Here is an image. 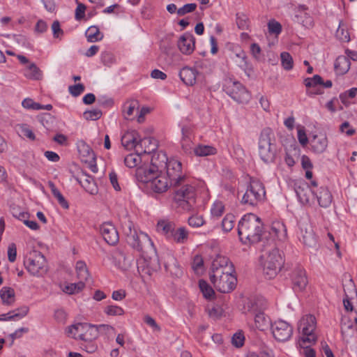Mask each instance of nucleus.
<instances>
[{
  "label": "nucleus",
  "mask_w": 357,
  "mask_h": 357,
  "mask_svg": "<svg viewBox=\"0 0 357 357\" xmlns=\"http://www.w3.org/2000/svg\"><path fill=\"white\" fill-rule=\"evenodd\" d=\"M135 249L142 252L137 261V271L142 278L150 276L153 271L160 268V259L146 234L140 232L136 235Z\"/></svg>",
  "instance_id": "f257e3e1"
},
{
  "label": "nucleus",
  "mask_w": 357,
  "mask_h": 357,
  "mask_svg": "<svg viewBox=\"0 0 357 357\" xmlns=\"http://www.w3.org/2000/svg\"><path fill=\"white\" fill-rule=\"evenodd\" d=\"M237 231L242 243H256L261 241L264 233V225L255 214L247 213L238 221Z\"/></svg>",
  "instance_id": "f03ea898"
},
{
  "label": "nucleus",
  "mask_w": 357,
  "mask_h": 357,
  "mask_svg": "<svg viewBox=\"0 0 357 357\" xmlns=\"http://www.w3.org/2000/svg\"><path fill=\"white\" fill-rule=\"evenodd\" d=\"M203 185L202 182L190 176L176 185H173L172 187L176 188L174 194V202L184 211H192L196 203L197 188Z\"/></svg>",
  "instance_id": "7ed1b4c3"
},
{
  "label": "nucleus",
  "mask_w": 357,
  "mask_h": 357,
  "mask_svg": "<svg viewBox=\"0 0 357 357\" xmlns=\"http://www.w3.org/2000/svg\"><path fill=\"white\" fill-rule=\"evenodd\" d=\"M153 132V128L149 127L145 130V136L142 138L135 132V163L140 160L151 159V154L158 148V142L155 139L149 135Z\"/></svg>",
  "instance_id": "20e7f679"
},
{
  "label": "nucleus",
  "mask_w": 357,
  "mask_h": 357,
  "mask_svg": "<svg viewBox=\"0 0 357 357\" xmlns=\"http://www.w3.org/2000/svg\"><path fill=\"white\" fill-rule=\"evenodd\" d=\"M283 264L284 259L278 248L271 249L263 257V271L268 279L275 278L281 270Z\"/></svg>",
  "instance_id": "39448f33"
},
{
  "label": "nucleus",
  "mask_w": 357,
  "mask_h": 357,
  "mask_svg": "<svg viewBox=\"0 0 357 357\" xmlns=\"http://www.w3.org/2000/svg\"><path fill=\"white\" fill-rule=\"evenodd\" d=\"M150 159L142 160V162H140V160L135 163V178L138 182L139 188L143 190L149 185V183H151V180L156 176L158 165L151 163Z\"/></svg>",
  "instance_id": "423d86ee"
},
{
  "label": "nucleus",
  "mask_w": 357,
  "mask_h": 357,
  "mask_svg": "<svg viewBox=\"0 0 357 357\" xmlns=\"http://www.w3.org/2000/svg\"><path fill=\"white\" fill-rule=\"evenodd\" d=\"M223 90L238 104H247L251 98V93L245 86L231 78L225 79Z\"/></svg>",
  "instance_id": "0eeeda50"
},
{
  "label": "nucleus",
  "mask_w": 357,
  "mask_h": 357,
  "mask_svg": "<svg viewBox=\"0 0 357 357\" xmlns=\"http://www.w3.org/2000/svg\"><path fill=\"white\" fill-rule=\"evenodd\" d=\"M317 320L312 314H305L298 323V330L301 331L302 337L298 341L301 347H306V343L312 344L317 340L314 331L316 328Z\"/></svg>",
  "instance_id": "6e6552de"
},
{
  "label": "nucleus",
  "mask_w": 357,
  "mask_h": 357,
  "mask_svg": "<svg viewBox=\"0 0 357 357\" xmlns=\"http://www.w3.org/2000/svg\"><path fill=\"white\" fill-rule=\"evenodd\" d=\"M273 138L272 130L268 128L262 130L259 139V154L261 159L266 163L274 161L275 158V149L271 143Z\"/></svg>",
  "instance_id": "1a4fd4ad"
},
{
  "label": "nucleus",
  "mask_w": 357,
  "mask_h": 357,
  "mask_svg": "<svg viewBox=\"0 0 357 357\" xmlns=\"http://www.w3.org/2000/svg\"><path fill=\"white\" fill-rule=\"evenodd\" d=\"M266 191L263 183L251 178L246 191L243 195L241 203L249 206H256L265 197Z\"/></svg>",
  "instance_id": "9d476101"
},
{
  "label": "nucleus",
  "mask_w": 357,
  "mask_h": 357,
  "mask_svg": "<svg viewBox=\"0 0 357 357\" xmlns=\"http://www.w3.org/2000/svg\"><path fill=\"white\" fill-rule=\"evenodd\" d=\"M24 264L26 270L33 275H43L47 271L46 259L39 251H31L26 256Z\"/></svg>",
  "instance_id": "9b49d317"
},
{
  "label": "nucleus",
  "mask_w": 357,
  "mask_h": 357,
  "mask_svg": "<svg viewBox=\"0 0 357 357\" xmlns=\"http://www.w3.org/2000/svg\"><path fill=\"white\" fill-rule=\"evenodd\" d=\"M67 332L75 339H79L86 342H91L98 337L97 325L88 323H78L72 325L68 327Z\"/></svg>",
  "instance_id": "f8f14e48"
},
{
  "label": "nucleus",
  "mask_w": 357,
  "mask_h": 357,
  "mask_svg": "<svg viewBox=\"0 0 357 357\" xmlns=\"http://www.w3.org/2000/svg\"><path fill=\"white\" fill-rule=\"evenodd\" d=\"M210 280L215 289L221 293H229L236 287V278L231 274V271H218L216 273H210Z\"/></svg>",
  "instance_id": "ddd939ff"
},
{
  "label": "nucleus",
  "mask_w": 357,
  "mask_h": 357,
  "mask_svg": "<svg viewBox=\"0 0 357 357\" xmlns=\"http://www.w3.org/2000/svg\"><path fill=\"white\" fill-rule=\"evenodd\" d=\"M165 167L167 169L165 175L168 177L172 185H176L182 180L190 177L183 172L182 164L177 160L170 159Z\"/></svg>",
  "instance_id": "4468645a"
},
{
  "label": "nucleus",
  "mask_w": 357,
  "mask_h": 357,
  "mask_svg": "<svg viewBox=\"0 0 357 357\" xmlns=\"http://www.w3.org/2000/svg\"><path fill=\"white\" fill-rule=\"evenodd\" d=\"M271 329L274 337L280 342L288 340L293 333L292 326L282 319L277 320L272 324Z\"/></svg>",
  "instance_id": "2eb2a0df"
},
{
  "label": "nucleus",
  "mask_w": 357,
  "mask_h": 357,
  "mask_svg": "<svg viewBox=\"0 0 357 357\" xmlns=\"http://www.w3.org/2000/svg\"><path fill=\"white\" fill-rule=\"evenodd\" d=\"M172 186L170 185L168 177L164 174H160L159 170H157L156 176H154L149 183V185L146 188L144 191L147 192H153L155 193H163L166 192L168 188Z\"/></svg>",
  "instance_id": "dca6fc26"
},
{
  "label": "nucleus",
  "mask_w": 357,
  "mask_h": 357,
  "mask_svg": "<svg viewBox=\"0 0 357 357\" xmlns=\"http://www.w3.org/2000/svg\"><path fill=\"white\" fill-rule=\"evenodd\" d=\"M243 310L248 312H264L268 310L267 301L261 296L244 298Z\"/></svg>",
  "instance_id": "f3484780"
},
{
  "label": "nucleus",
  "mask_w": 357,
  "mask_h": 357,
  "mask_svg": "<svg viewBox=\"0 0 357 357\" xmlns=\"http://www.w3.org/2000/svg\"><path fill=\"white\" fill-rule=\"evenodd\" d=\"M99 231L105 241L109 245H115L119 242V232L111 222L100 225Z\"/></svg>",
  "instance_id": "a211bd4d"
},
{
  "label": "nucleus",
  "mask_w": 357,
  "mask_h": 357,
  "mask_svg": "<svg viewBox=\"0 0 357 357\" xmlns=\"http://www.w3.org/2000/svg\"><path fill=\"white\" fill-rule=\"evenodd\" d=\"M177 46L182 54L190 55L195 49V38L191 33L185 32L179 37Z\"/></svg>",
  "instance_id": "6ab92c4d"
},
{
  "label": "nucleus",
  "mask_w": 357,
  "mask_h": 357,
  "mask_svg": "<svg viewBox=\"0 0 357 357\" xmlns=\"http://www.w3.org/2000/svg\"><path fill=\"white\" fill-rule=\"evenodd\" d=\"M161 260L163 261L165 271L171 275L178 276L182 273L176 259L170 252L162 253Z\"/></svg>",
  "instance_id": "aec40b11"
},
{
  "label": "nucleus",
  "mask_w": 357,
  "mask_h": 357,
  "mask_svg": "<svg viewBox=\"0 0 357 357\" xmlns=\"http://www.w3.org/2000/svg\"><path fill=\"white\" fill-rule=\"evenodd\" d=\"M357 330V317L351 319L349 314H344L341 319V333L344 339L353 336Z\"/></svg>",
  "instance_id": "412c9836"
},
{
  "label": "nucleus",
  "mask_w": 357,
  "mask_h": 357,
  "mask_svg": "<svg viewBox=\"0 0 357 357\" xmlns=\"http://www.w3.org/2000/svg\"><path fill=\"white\" fill-rule=\"evenodd\" d=\"M351 289L349 291V294L344 289V298H343V305L344 310L347 312H357V293L355 289L354 285L350 284Z\"/></svg>",
  "instance_id": "4be33fe9"
},
{
  "label": "nucleus",
  "mask_w": 357,
  "mask_h": 357,
  "mask_svg": "<svg viewBox=\"0 0 357 357\" xmlns=\"http://www.w3.org/2000/svg\"><path fill=\"white\" fill-rule=\"evenodd\" d=\"M291 280L295 291H303L308 282L305 271L302 268H297L293 271Z\"/></svg>",
  "instance_id": "5701e85b"
},
{
  "label": "nucleus",
  "mask_w": 357,
  "mask_h": 357,
  "mask_svg": "<svg viewBox=\"0 0 357 357\" xmlns=\"http://www.w3.org/2000/svg\"><path fill=\"white\" fill-rule=\"evenodd\" d=\"M233 268L229 259L225 256L217 255L211 264V273H216L218 271H232Z\"/></svg>",
  "instance_id": "b1692460"
},
{
  "label": "nucleus",
  "mask_w": 357,
  "mask_h": 357,
  "mask_svg": "<svg viewBox=\"0 0 357 357\" xmlns=\"http://www.w3.org/2000/svg\"><path fill=\"white\" fill-rule=\"evenodd\" d=\"M310 146L315 153H324L328 147V139L326 135L319 134L312 137L310 140Z\"/></svg>",
  "instance_id": "393cba45"
},
{
  "label": "nucleus",
  "mask_w": 357,
  "mask_h": 357,
  "mask_svg": "<svg viewBox=\"0 0 357 357\" xmlns=\"http://www.w3.org/2000/svg\"><path fill=\"white\" fill-rule=\"evenodd\" d=\"M314 195H315L321 207L327 208L331 204L333 196L326 187H319L317 190H314Z\"/></svg>",
  "instance_id": "a878e982"
},
{
  "label": "nucleus",
  "mask_w": 357,
  "mask_h": 357,
  "mask_svg": "<svg viewBox=\"0 0 357 357\" xmlns=\"http://www.w3.org/2000/svg\"><path fill=\"white\" fill-rule=\"evenodd\" d=\"M269 233L280 241H284L287 237V227L280 220L272 222Z\"/></svg>",
  "instance_id": "bb28decb"
},
{
  "label": "nucleus",
  "mask_w": 357,
  "mask_h": 357,
  "mask_svg": "<svg viewBox=\"0 0 357 357\" xmlns=\"http://www.w3.org/2000/svg\"><path fill=\"white\" fill-rule=\"evenodd\" d=\"M197 74L196 69L185 66L180 70L179 77L186 85L192 86L196 83Z\"/></svg>",
  "instance_id": "cd10ccee"
},
{
  "label": "nucleus",
  "mask_w": 357,
  "mask_h": 357,
  "mask_svg": "<svg viewBox=\"0 0 357 357\" xmlns=\"http://www.w3.org/2000/svg\"><path fill=\"white\" fill-rule=\"evenodd\" d=\"M295 190L299 202L303 205L310 203V195L314 192L307 183L298 185Z\"/></svg>",
  "instance_id": "c85d7f7f"
},
{
  "label": "nucleus",
  "mask_w": 357,
  "mask_h": 357,
  "mask_svg": "<svg viewBox=\"0 0 357 357\" xmlns=\"http://www.w3.org/2000/svg\"><path fill=\"white\" fill-rule=\"evenodd\" d=\"M300 239L307 247L316 248L317 245V238L311 228H306L305 230L301 229Z\"/></svg>",
  "instance_id": "c756f323"
},
{
  "label": "nucleus",
  "mask_w": 357,
  "mask_h": 357,
  "mask_svg": "<svg viewBox=\"0 0 357 357\" xmlns=\"http://www.w3.org/2000/svg\"><path fill=\"white\" fill-rule=\"evenodd\" d=\"M175 227L176 225L172 221L160 220L158 222L157 230L165 235L167 238L170 239Z\"/></svg>",
  "instance_id": "7c9ffc66"
},
{
  "label": "nucleus",
  "mask_w": 357,
  "mask_h": 357,
  "mask_svg": "<svg viewBox=\"0 0 357 357\" xmlns=\"http://www.w3.org/2000/svg\"><path fill=\"white\" fill-rule=\"evenodd\" d=\"M189 236V231L184 227L176 228L175 227L172 236L169 240H172L178 244H184L187 242Z\"/></svg>",
  "instance_id": "2f4dec72"
},
{
  "label": "nucleus",
  "mask_w": 357,
  "mask_h": 357,
  "mask_svg": "<svg viewBox=\"0 0 357 357\" xmlns=\"http://www.w3.org/2000/svg\"><path fill=\"white\" fill-rule=\"evenodd\" d=\"M334 67L337 74L344 75L350 68V61L345 56H340L336 59Z\"/></svg>",
  "instance_id": "473e14b6"
},
{
  "label": "nucleus",
  "mask_w": 357,
  "mask_h": 357,
  "mask_svg": "<svg viewBox=\"0 0 357 357\" xmlns=\"http://www.w3.org/2000/svg\"><path fill=\"white\" fill-rule=\"evenodd\" d=\"M85 36L87 38V41L89 43H95L100 41L104 35L100 31L99 28L97 26H91L85 32Z\"/></svg>",
  "instance_id": "72a5a7b5"
},
{
  "label": "nucleus",
  "mask_w": 357,
  "mask_h": 357,
  "mask_svg": "<svg viewBox=\"0 0 357 357\" xmlns=\"http://www.w3.org/2000/svg\"><path fill=\"white\" fill-rule=\"evenodd\" d=\"M254 319L256 328L260 331H265L272 324L270 317L266 314H255Z\"/></svg>",
  "instance_id": "f704fd0d"
},
{
  "label": "nucleus",
  "mask_w": 357,
  "mask_h": 357,
  "mask_svg": "<svg viewBox=\"0 0 357 357\" xmlns=\"http://www.w3.org/2000/svg\"><path fill=\"white\" fill-rule=\"evenodd\" d=\"M75 270L77 278L84 282L87 281L90 278V274L87 268L86 264L84 261H77L75 266Z\"/></svg>",
  "instance_id": "c9c22d12"
},
{
  "label": "nucleus",
  "mask_w": 357,
  "mask_h": 357,
  "mask_svg": "<svg viewBox=\"0 0 357 357\" xmlns=\"http://www.w3.org/2000/svg\"><path fill=\"white\" fill-rule=\"evenodd\" d=\"M24 75L30 79L38 80L42 77V73L34 63H31L25 68Z\"/></svg>",
  "instance_id": "e433bc0d"
},
{
  "label": "nucleus",
  "mask_w": 357,
  "mask_h": 357,
  "mask_svg": "<svg viewBox=\"0 0 357 357\" xmlns=\"http://www.w3.org/2000/svg\"><path fill=\"white\" fill-rule=\"evenodd\" d=\"M169 160L167 158V155L165 152L162 151H158L156 154L155 153L153 155H151V159L149 162L151 163L158 165V170H159L160 167H162L163 166H166L169 162Z\"/></svg>",
  "instance_id": "4c0bfd02"
},
{
  "label": "nucleus",
  "mask_w": 357,
  "mask_h": 357,
  "mask_svg": "<svg viewBox=\"0 0 357 357\" xmlns=\"http://www.w3.org/2000/svg\"><path fill=\"white\" fill-rule=\"evenodd\" d=\"M194 153L197 156L204 157L215 155L217 149L212 146L201 144L194 149Z\"/></svg>",
  "instance_id": "58836bf2"
},
{
  "label": "nucleus",
  "mask_w": 357,
  "mask_h": 357,
  "mask_svg": "<svg viewBox=\"0 0 357 357\" xmlns=\"http://www.w3.org/2000/svg\"><path fill=\"white\" fill-rule=\"evenodd\" d=\"M199 287L203 296L207 300H212L215 298V291L211 285L205 280L199 281Z\"/></svg>",
  "instance_id": "ea45409f"
},
{
  "label": "nucleus",
  "mask_w": 357,
  "mask_h": 357,
  "mask_svg": "<svg viewBox=\"0 0 357 357\" xmlns=\"http://www.w3.org/2000/svg\"><path fill=\"white\" fill-rule=\"evenodd\" d=\"M48 185L54 197L57 199L59 204L63 208L68 209L69 208V204L68 202L66 200V199L61 193V192L59 190V189L56 187L54 183L52 181H49Z\"/></svg>",
  "instance_id": "a19ab883"
},
{
  "label": "nucleus",
  "mask_w": 357,
  "mask_h": 357,
  "mask_svg": "<svg viewBox=\"0 0 357 357\" xmlns=\"http://www.w3.org/2000/svg\"><path fill=\"white\" fill-rule=\"evenodd\" d=\"M48 185L54 197L57 199L59 204L63 208L68 209L69 208V204L68 202L66 200V199L61 193V192L59 190V189L56 187L54 183L52 181H49Z\"/></svg>",
  "instance_id": "79ce46f5"
},
{
  "label": "nucleus",
  "mask_w": 357,
  "mask_h": 357,
  "mask_svg": "<svg viewBox=\"0 0 357 357\" xmlns=\"http://www.w3.org/2000/svg\"><path fill=\"white\" fill-rule=\"evenodd\" d=\"M48 185L54 197L57 199L59 204L63 208L68 209L69 208V204L68 202L66 200V199L61 193V192L59 190V189L56 187L54 183L52 181H49Z\"/></svg>",
  "instance_id": "37998d69"
},
{
  "label": "nucleus",
  "mask_w": 357,
  "mask_h": 357,
  "mask_svg": "<svg viewBox=\"0 0 357 357\" xmlns=\"http://www.w3.org/2000/svg\"><path fill=\"white\" fill-rule=\"evenodd\" d=\"M121 144L128 151L134 149V131L128 130L121 137Z\"/></svg>",
  "instance_id": "c03bdc74"
},
{
  "label": "nucleus",
  "mask_w": 357,
  "mask_h": 357,
  "mask_svg": "<svg viewBox=\"0 0 357 357\" xmlns=\"http://www.w3.org/2000/svg\"><path fill=\"white\" fill-rule=\"evenodd\" d=\"M85 287V284L82 281L77 283H70L65 284L62 290L68 294H75L81 291Z\"/></svg>",
  "instance_id": "a18cd8bd"
},
{
  "label": "nucleus",
  "mask_w": 357,
  "mask_h": 357,
  "mask_svg": "<svg viewBox=\"0 0 357 357\" xmlns=\"http://www.w3.org/2000/svg\"><path fill=\"white\" fill-rule=\"evenodd\" d=\"M236 222L235 216L231 213L227 214L222 221V228L224 231L229 232L234 227Z\"/></svg>",
  "instance_id": "49530a36"
},
{
  "label": "nucleus",
  "mask_w": 357,
  "mask_h": 357,
  "mask_svg": "<svg viewBox=\"0 0 357 357\" xmlns=\"http://www.w3.org/2000/svg\"><path fill=\"white\" fill-rule=\"evenodd\" d=\"M336 37L341 42L347 43L350 40V35L349 31L342 22H340L339 27L336 31Z\"/></svg>",
  "instance_id": "de8ad7c7"
},
{
  "label": "nucleus",
  "mask_w": 357,
  "mask_h": 357,
  "mask_svg": "<svg viewBox=\"0 0 357 357\" xmlns=\"http://www.w3.org/2000/svg\"><path fill=\"white\" fill-rule=\"evenodd\" d=\"M281 64L286 70H290L294 67L293 58L289 52H282L280 54Z\"/></svg>",
  "instance_id": "09e8293b"
},
{
  "label": "nucleus",
  "mask_w": 357,
  "mask_h": 357,
  "mask_svg": "<svg viewBox=\"0 0 357 357\" xmlns=\"http://www.w3.org/2000/svg\"><path fill=\"white\" fill-rule=\"evenodd\" d=\"M357 95V88L353 87L340 94V99L342 104L348 106L350 104L349 98H354Z\"/></svg>",
  "instance_id": "8fccbe9b"
},
{
  "label": "nucleus",
  "mask_w": 357,
  "mask_h": 357,
  "mask_svg": "<svg viewBox=\"0 0 357 357\" xmlns=\"http://www.w3.org/2000/svg\"><path fill=\"white\" fill-rule=\"evenodd\" d=\"M134 111V105L131 100H127L123 105L122 114L126 121H132L130 116Z\"/></svg>",
  "instance_id": "3c124183"
},
{
  "label": "nucleus",
  "mask_w": 357,
  "mask_h": 357,
  "mask_svg": "<svg viewBox=\"0 0 357 357\" xmlns=\"http://www.w3.org/2000/svg\"><path fill=\"white\" fill-rule=\"evenodd\" d=\"M225 212V205L221 201H215L211 208V215L214 218H220Z\"/></svg>",
  "instance_id": "603ef678"
},
{
  "label": "nucleus",
  "mask_w": 357,
  "mask_h": 357,
  "mask_svg": "<svg viewBox=\"0 0 357 357\" xmlns=\"http://www.w3.org/2000/svg\"><path fill=\"white\" fill-rule=\"evenodd\" d=\"M0 296L3 303H10L14 298V290L10 287H4L0 291Z\"/></svg>",
  "instance_id": "864d4df0"
},
{
  "label": "nucleus",
  "mask_w": 357,
  "mask_h": 357,
  "mask_svg": "<svg viewBox=\"0 0 357 357\" xmlns=\"http://www.w3.org/2000/svg\"><path fill=\"white\" fill-rule=\"evenodd\" d=\"M321 83H323V79L319 75H314L312 77H307L304 80L305 86L308 89L321 85Z\"/></svg>",
  "instance_id": "5fc2aeb1"
},
{
  "label": "nucleus",
  "mask_w": 357,
  "mask_h": 357,
  "mask_svg": "<svg viewBox=\"0 0 357 357\" xmlns=\"http://www.w3.org/2000/svg\"><path fill=\"white\" fill-rule=\"evenodd\" d=\"M235 56L238 59V61H236L238 66L245 70L248 68V63L245 52L243 50H239L238 52L235 54Z\"/></svg>",
  "instance_id": "6e6d98bb"
},
{
  "label": "nucleus",
  "mask_w": 357,
  "mask_h": 357,
  "mask_svg": "<svg viewBox=\"0 0 357 357\" xmlns=\"http://www.w3.org/2000/svg\"><path fill=\"white\" fill-rule=\"evenodd\" d=\"M188 225L192 227H199L204 224V220L202 215H193L188 218Z\"/></svg>",
  "instance_id": "4d7b16f0"
},
{
  "label": "nucleus",
  "mask_w": 357,
  "mask_h": 357,
  "mask_svg": "<svg viewBox=\"0 0 357 357\" xmlns=\"http://www.w3.org/2000/svg\"><path fill=\"white\" fill-rule=\"evenodd\" d=\"M268 29L271 34L279 35L282 31V26L280 23L275 20H271L268 22Z\"/></svg>",
  "instance_id": "13d9d810"
},
{
  "label": "nucleus",
  "mask_w": 357,
  "mask_h": 357,
  "mask_svg": "<svg viewBox=\"0 0 357 357\" xmlns=\"http://www.w3.org/2000/svg\"><path fill=\"white\" fill-rule=\"evenodd\" d=\"M153 111V107L149 106H142L137 114V121L139 123H144L146 119V116L151 114Z\"/></svg>",
  "instance_id": "bf43d9fd"
},
{
  "label": "nucleus",
  "mask_w": 357,
  "mask_h": 357,
  "mask_svg": "<svg viewBox=\"0 0 357 357\" xmlns=\"http://www.w3.org/2000/svg\"><path fill=\"white\" fill-rule=\"evenodd\" d=\"M236 24L240 29L245 30L248 28V17L243 13L236 14Z\"/></svg>",
  "instance_id": "052dcab7"
},
{
  "label": "nucleus",
  "mask_w": 357,
  "mask_h": 357,
  "mask_svg": "<svg viewBox=\"0 0 357 357\" xmlns=\"http://www.w3.org/2000/svg\"><path fill=\"white\" fill-rule=\"evenodd\" d=\"M102 115V112L100 109H94L92 110L86 111L84 113L85 119L90 121H96L101 118Z\"/></svg>",
  "instance_id": "680f3d73"
},
{
  "label": "nucleus",
  "mask_w": 357,
  "mask_h": 357,
  "mask_svg": "<svg viewBox=\"0 0 357 357\" xmlns=\"http://www.w3.org/2000/svg\"><path fill=\"white\" fill-rule=\"evenodd\" d=\"M197 8L196 3H187L177 10V14L179 16H183L187 13L193 12Z\"/></svg>",
  "instance_id": "e2e57ef3"
},
{
  "label": "nucleus",
  "mask_w": 357,
  "mask_h": 357,
  "mask_svg": "<svg viewBox=\"0 0 357 357\" xmlns=\"http://www.w3.org/2000/svg\"><path fill=\"white\" fill-rule=\"evenodd\" d=\"M84 86L82 84L71 85L68 87L69 93L74 97L79 96L84 91Z\"/></svg>",
  "instance_id": "0e129e2a"
},
{
  "label": "nucleus",
  "mask_w": 357,
  "mask_h": 357,
  "mask_svg": "<svg viewBox=\"0 0 357 357\" xmlns=\"http://www.w3.org/2000/svg\"><path fill=\"white\" fill-rule=\"evenodd\" d=\"M51 28L54 38H61L63 36V31L61 29L60 23L58 20L53 22Z\"/></svg>",
  "instance_id": "69168bd1"
},
{
  "label": "nucleus",
  "mask_w": 357,
  "mask_h": 357,
  "mask_svg": "<svg viewBox=\"0 0 357 357\" xmlns=\"http://www.w3.org/2000/svg\"><path fill=\"white\" fill-rule=\"evenodd\" d=\"M244 340L245 337L243 333H236L231 338V343L236 347L239 348L243 345Z\"/></svg>",
  "instance_id": "338daca9"
},
{
  "label": "nucleus",
  "mask_w": 357,
  "mask_h": 357,
  "mask_svg": "<svg viewBox=\"0 0 357 357\" xmlns=\"http://www.w3.org/2000/svg\"><path fill=\"white\" fill-rule=\"evenodd\" d=\"M98 104L104 107H111L114 105V100L105 96H99L97 100Z\"/></svg>",
  "instance_id": "774afa93"
}]
</instances>
